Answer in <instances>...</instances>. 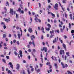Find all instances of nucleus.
Masks as SVG:
<instances>
[{
  "label": "nucleus",
  "instance_id": "8fccbe9b",
  "mask_svg": "<svg viewBox=\"0 0 74 74\" xmlns=\"http://www.w3.org/2000/svg\"><path fill=\"white\" fill-rule=\"evenodd\" d=\"M6 58L7 59H10V57H9V56H6Z\"/></svg>",
  "mask_w": 74,
  "mask_h": 74
},
{
  "label": "nucleus",
  "instance_id": "052dcab7",
  "mask_svg": "<svg viewBox=\"0 0 74 74\" xmlns=\"http://www.w3.org/2000/svg\"><path fill=\"white\" fill-rule=\"evenodd\" d=\"M64 29H65V25H64L63 27V30H64Z\"/></svg>",
  "mask_w": 74,
  "mask_h": 74
},
{
  "label": "nucleus",
  "instance_id": "b1692460",
  "mask_svg": "<svg viewBox=\"0 0 74 74\" xmlns=\"http://www.w3.org/2000/svg\"><path fill=\"white\" fill-rule=\"evenodd\" d=\"M70 54V53L69 52H66V55L67 56H70V55H69Z\"/></svg>",
  "mask_w": 74,
  "mask_h": 74
},
{
  "label": "nucleus",
  "instance_id": "e433bc0d",
  "mask_svg": "<svg viewBox=\"0 0 74 74\" xmlns=\"http://www.w3.org/2000/svg\"><path fill=\"white\" fill-rule=\"evenodd\" d=\"M31 71L32 72H33V71H34V68H32L31 69Z\"/></svg>",
  "mask_w": 74,
  "mask_h": 74
},
{
  "label": "nucleus",
  "instance_id": "393cba45",
  "mask_svg": "<svg viewBox=\"0 0 74 74\" xmlns=\"http://www.w3.org/2000/svg\"><path fill=\"white\" fill-rule=\"evenodd\" d=\"M47 64V65H49H49H50V62H47V64Z\"/></svg>",
  "mask_w": 74,
  "mask_h": 74
},
{
  "label": "nucleus",
  "instance_id": "423d86ee",
  "mask_svg": "<svg viewBox=\"0 0 74 74\" xmlns=\"http://www.w3.org/2000/svg\"><path fill=\"white\" fill-rule=\"evenodd\" d=\"M38 65H36V67H35V70H36L37 71V72L38 73H39V72H40V69H38L37 71V68H38Z\"/></svg>",
  "mask_w": 74,
  "mask_h": 74
},
{
  "label": "nucleus",
  "instance_id": "de8ad7c7",
  "mask_svg": "<svg viewBox=\"0 0 74 74\" xmlns=\"http://www.w3.org/2000/svg\"><path fill=\"white\" fill-rule=\"evenodd\" d=\"M27 47L28 48H30V45H27Z\"/></svg>",
  "mask_w": 74,
  "mask_h": 74
},
{
  "label": "nucleus",
  "instance_id": "9b49d317",
  "mask_svg": "<svg viewBox=\"0 0 74 74\" xmlns=\"http://www.w3.org/2000/svg\"><path fill=\"white\" fill-rule=\"evenodd\" d=\"M19 55L20 56V57L22 58L23 56L22 55V51L21 50L19 51Z\"/></svg>",
  "mask_w": 74,
  "mask_h": 74
},
{
  "label": "nucleus",
  "instance_id": "338daca9",
  "mask_svg": "<svg viewBox=\"0 0 74 74\" xmlns=\"http://www.w3.org/2000/svg\"><path fill=\"white\" fill-rule=\"evenodd\" d=\"M48 8H49L50 9L51 8V6H50V5H49Z\"/></svg>",
  "mask_w": 74,
  "mask_h": 74
},
{
  "label": "nucleus",
  "instance_id": "39448f33",
  "mask_svg": "<svg viewBox=\"0 0 74 74\" xmlns=\"http://www.w3.org/2000/svg\"><path fill=\"white\" fill-rule=\"evenodd\" d=\"M60 55H62V54L64 55V50H61L60 51Z\"/></svg>",
  "mask_w": 74,
  "mask_h": 74
},
{
  "label": "nucleus",
  "instance_id": "5701e85b",
  "mask_svg": "<svg viewBox=\"0 0 74 74\" xmlns=\"http://www.w3.org/2000/svg\"><path fill=\"white\" fill-rule=\"evenodd\" d=\"M47 26L49 28H50L51 27V25L49 24H47Z\"/></svg>",
  "mask_w": 74,
  "mask_h": 74
},
{
  "label": "nucleus",
  "instance_id": "2eb2a0df",
  "mask_svg": "<svg viewBox=\"0 0 74 74\" xmlns=\"http://www.w3.org/2000/svg\"><path fill=\"white\" fill-rule=\"evenodd\" d=\"M72 14H70L69 15V16L70 17V19H71V20H72V19H73V17H72Z\"/></svg>",
  "mask_w": 74,
  "mask_h": 74
},
{
  "label": "nucleus",
  "instance_id": "58836bf2",
  "mask_svg": "<svg viewBox=\"0 0 74 74\" xmlns=\"http://www.w3.org/2000/svg\"><path fill=\"white\" fill-rule=\"evenodd\" d=\"M16 29H17V30H18V29H20L19 27H18V26H17L16 27Z\"/></svg>",
  "mask_w": 74,
  "mask_h": 74
},
{
  "label": "nucleus",
  "instance_id": "c85d7f7f",
  "mask_svg": "<svg viewBox=\"0 0 74 74\" xmlns=\"http://www.w3.org/2000/svg\"><path fill=\"white\" fill-rule=\"evenodd\" d=\"M20 31L21 32V36H22V29H21V30H20Z\"/></svg>",
  "mask_w": 74,
  "mask_h": 74
},
{
  "label": "nucleus",
  "instance_id": "473e14b6",
  "mask_svg": "<svg viewBox=\"0 0 74 74\" xmlns=\"http://www.w3.org/2000/svg\"><path fill=\"white\" fill-rule=\"evenodd\" d=\"M41 30H42V31H43L44 30V27H42L41 28Z\"/></svg>",
  "mask_w": 74,
  "mask_h": 74
},
{
  "label": "nucleus",
  "instance_id": "49530a36",
  "mask_svg": "<svg viewBox=\"0 0 74 74\" xmlns=\"http://www.w3.org/2000/svg\"><path fill=\"white\" fill-rule=\"evenodd\" d=\"M16 18H18V14H16Z\"/></svg>",
  "mask_w": 74,
  "mask_h": 74
},
{
  "label": "nucleus",
  "instance_id": "6ab92c4d",
  "mask_svg": "<svg viewBox=\"0 0 74 74\" xmlns=\"http://www.w3.org/2000/svg\"><path fill=\"white\" fill-rule=\"evenodd\" d=\"M27 72L28 74H30V71H29V69H28L27 70Z\"/></svg>",
  "mask_w": 74,
  "mask_h": 74
},
{
  "label": "nucleus",
  "instance_id": "4d7b16f0",
  "mask_svg": "<svg viewBox=\"0 0 74 74\" xmlns=\"http://www.w3.org/2000/svg\"><path fill=\"white\" fill-rule=\"evenodd\" d=\"M71 33H74V30H72L71 31Z\"/></svg>",
  "mask_w": 74,
  "mask_h": 74
},
{
  "label": "nucleus",
  "instance_id": "dca6fc26",
  "mask_svg": "<svg viewBox=\"0 0 74 74\" xmlns=\"http://www.w3.org/2000/svg\"><path fill=\"white\" fill-rule=\"evenodd\" d=\"M2 62H4L5 63H6V62L5 61V60L4 59H3L2 60Z\"/></svg>",
  "mask_w": 74,
  "mask_h": 74
},
{
  "label": "nucleus",
  "instance_id": "ea45409f",
  "mask_svg": "<svg viewBox=\"0 0 74 74\" xmlns=\"http://www.w3.org/2000/svg\"><path fill=\"white\" fill-rule=\"evenodd\" d=\"M60 30L61 32H63V29L62 28L60 29Z\"/></svg>",
  "mask_w": 74,
  "mask_h": 74
},
{
  "label": "nucleus",
  "instance_id": "09e8293b",
  "mask_svg": "<svg viewBox=\"0 0 74 74\" xmlns=\"http://www.w3.org/2000/svg\"><path fill=\"white\" fill-rule=\"evenodd\" d=\"M54 22L55 23H56L57 22V21L56 20H54Z\"/></svg>",
  "mask_w": 74,
  "mask_h": 74
},
{
  "label": "nucleus",
  "instance_id": "cd10ccee",
  "mask_svg": "<svg viewBox=\"0 0 74 74\" xmlns=\"http://www.w3.org/2000/svg\"><path fill=\"white\" fill-rule=\"evenodd\" d=\"M69 29H71V24L70 23H69Z\"/></svg>",
  "mask_w": 74,
  "mask_h": 74
},
{
  "label": "nucleus",
  "instance_id": "3c124183",
  "mask_svg": "<svg viewBox=\"0 0 74 74\" xmlns=\"http://www.w3.org/2000/svg\"><path fill=\"white\" fill-rule=\"evenodd\" d=\"M13 42L14 44L16 42V40H13Z\"/></svg>",
  "mask_w": 74,
  "mask_h": 74
},
{
  "label": "nucleus",
  "instance_id": "13d9d810",
  "mask_svg": "<svg viewBox=\"0 0 74 74\" xmlns=\"http://www.w3.org/2000/svg\"><path fill=\"white\" fill-rule=\"evenodd\" d=\"M2 71H4V67H2Z\"/></svg>",
  "mask_w": 74,
  "mask_h": 74
},
{
  "label": "nucleus",
  "instance_id": "c756f323",
  "mask_svg": "<svg viewBox=\"0 0 74 74\" xmlns=\"http://www.w3.org/2000/svg\"><path fill=\"white\" fill-rule=\"evenodd\" d=\"M14 53L15 55L17 56L18 55V53H16V51H14Z\"/></svg>",
  "mask_w": 74,
  "mask_h": 74
},
{
  "label": "nucleus",
  "instance_id": "e2e57ef3",
  "mask_svg": "<svg viewBox=\"0 0 74 74\" xmlns=\"http://www.w3.org/2000/svg\"><path fill=\"white\" fill-rule=\"evenodd\" d=\"M9 37H11V34H10L9 35Z\"/></svg>",
  "mask_w": 74,
  "mask_h": 74
},
{
  "label": "nucleus",
  "instance_id": "603ef678",
  "mask_svg": "<svg viewBox=\"0 0 74 74\" xmlns=\"http://www.w3.org/2000/svg\"><path fill=\"white\" fill-rule=\"evenodd\" d=\"M1 24L2 25H5V24H4V22H2L1 23Z\"/></svg>",
  "mask_w": 74,
  "mask_h": 74
},
{
  "label": "nucleus",
  "instance_id": "bb28decb",
  "mask_svg": "<svg viewBox=\"0 0 74 74\" xmlns=\"http://www.w3.org/2000/svg\"><path fill=\"white\" fill-rule=\"evenodd\" d=\"M32 44L34 45V47H35V44H34V41H33L32 42Z\"/></svg>",
  "mask_w": 74,
  "mask_h": 74
},
{
  "label": "nucleus",
  "instance_id": "0e129e2a",
  "mask_svg": "<svg viewBox=\"0 0 74 74\" xmlns=\"http://www.w3.org/2000/svg\"><path fill=\"white\" fill-rule=\"evenodd\" d=\"M40 67H42V65H43V64H40Z\"/></svg>",
  "mask_w": 74,
  "mask_h": 74
},
{
  "label": "nucleus",
  "instance_id": "37998d69",
  "mask_svg": "<svg viewBox=\"0 0 74 74\" xmlns=\"http://www.w3.org/2000/svg\"><path fill=\"white\" fill-rule=\"evenodd\" d=\"M49 69H52V66L51 64L49 65Z\"/></svg>",
  "mask_w": 74,
  "mask_h": 74
},
{
  "label": "nucleus",
  "instance_id": "20e7f679",
  "mask_svg": "<svg viewBox=\"0 0 74 74\" xmlns=\"http://www.w3.org/2000/svg\"><path fill=\"white\" fill-rule=\"evenodd\" d=\"M54 8H55L56 10H58V4L56 3L55 4V6H54Z\"/></svg>",
  "mask_w": 74,
  "mask_h": 74
},
{
  "label": "nucleus",
  "instance_id": "69168bd1",
  "mask_svg": "<svg viewBox=\"0 0 74 74\" xmlns=\"http://www.w3.org/2000/svg\"><path fill=\"white\" fill-rule=\"evenodd\" d=\"M28 59H29L30 60V55H29L28 57Z\"/></svg>",
  "mask_w": 74,
  "mask_h": 74
},
{
  "label": "nucleus",
  "instance_id": "7ed1b4c3",
  "mask_svg": "<svg viewBox=\"0 0 74 74\" xmlns=\"http://www.w3.org/2000/svg\"><path fill=\"white\" fill-rule=\"evenodd\" d=\"M17 36H18V39H20V37L21 36V32H20L18 31H17Z\"/></svg>",
  "mask_w": 74,
  "mask_h": 74
},
{
  "label": "nucleus",
  "instance_id": "864d4df0",
  "mask_svg": "<svg viewBox=\"0 0 74 74\" xmlns=\"http://www.w3.org/2000/svg\"><path fill=\"white\" fill-rule=\"evenodd\" d=\"M16 44H17L18 45H19V41H17L16 42Z\"/></svg>",
  "mask_w": 74,
  "mask_h": 74
},
{
  "label": "nucleus",
  "instance_id": "4468645a",
  "mask_svg": "<svg viewBox=\"0 0 74 74\" xmlns=\"http://www.w3.org/2000/svg\"><path fill=\"white\" fill-rule=\"evenodd\" d=\"M9 64L10 65V67L13 69V65L12 64V62H10Z\"/></svg>",
  "mask_w": 74,
  "mask_h": 74
},
{
  "label": "nucleus",
  "instance_id": "72a5a7b5",
  "mask_svg": "<svg viewBox=\"0 0 74 74\" xmlns=\"http://www.w3.org/2000/svg\"><path fill=\"white\" fill-rule=\"evenodd\" d=\"M14 37L15 38H16V37H17L16 34H14Z\"/></svg>",
  "mask_w": 74,
  "mask_h": 74
},
{
  "label": "nucleus",
  "instance_id": "a19ab883",
  "mask_svg": "<svg viewBox=\"0 0 74 74\" xmlns=\"http://www.w3.org/2000/svg\"><path fill=\"white\" fill-rule=\"evenodd\" d=\"M31 51H32V50H31V49H29L28 50V51L29 52H31Z\"/></svg>",
  "mask_w": 74,
  "mask_h": 74
},
{
  "label": "nucleus",
  "instance_id": "0eeeda50",
  "mask_svg": "<svg viewBox=\"0 0 74 74\" xmlns=\"http://www.w3.org/2000/svg\"><path fill=\"white\" fill-rule=\"evenodd\" d=\"M28 32H30V33H32L33 32V30L32 29V28L31 27H29L28 29Z\"/></svg>",
  "mask_w": 74,
  "mask_h": 74
},
{
  "label": "nucleus",
  "instance_id": "680f3d73",
  "mask_svg": "<svg viewBox=\"0 0 74 74\" xmlns=\"http://www.w3.org/2000/svg\"><path fill=\"white\" fill-rule=\"evenodd\" d=\"M30 19L31 22H33V20L32 19V17H30Z\"/></svg>",
  "mask_w": 74,
  "mask_h": 74
},
{
  "label": "nucleus",
  "instance_id": "1a4fd4ad",
  "mask_svg": "<svg viewBox=\"0 0 74 74\" xmlns=\"http://www.w3.org/2000/svg\"><path fill=\"white\" fill-rule=\"evenodd\" d=\"M19 68H20V65L18 64H16V69L17 70H19Z\"/></svg>",
  "mask_w": 74,
  "mask_h": 74
},
{
  "label": "nucleus",
  "instance_id": "6e6d98bb",
  "mask_svg": "<svg viewBox=\"0 0 74 74\" xmlns=\"http://www.w3.org/2000/svg\"><path fill=\"white\" fill-rule=\"evenodd\" d=\"M41 39H42V40H43V39H44V36L43 35H42L41 36Z\"/></svg>",
  "mask_w": 74,
  "mask_h": 74
},
{
  "label": "nucleus",
  "instance_id": "7c9ffc66",
  "mask_svg": "<svg viewBox=\"0 0 74 74\" xmlns=\"http://www.w3.org/2000/svg\"><path fill=\"white\" fill-rule=\"evenodd\" d=\"M7 5H8V6H9V4L8 3V2H7L6 3V6H7Z\"/></svg>",
  "mask_w": 74,
  "mask_h": 74
},
{
  "label": "nucleus",
  "instance_id": "4c0bfd02",
  "mask_svg": "<svg viewBox=\"0 0 74 74\" xmlns=\"http://www.w3.org/2000/svg\"><path fill=\"white\" fill-rule=\"evenodd\" d=\"M3 28L4 29H5L6 28V26H5V25H4L3 26Z\"/></svg>",
  "mask_w": 74,
  "mask_h": 74
},
{
  "label": "nucleus",
  "instance_id": "ddd939ff",
  "mask_svg": "<svg viewBox=\"0 0 74 74\" xmlns=\"http://www.w3.org/2000/svg\"><path fill=\"white\" fill-rule=\"evenodd\" d=\"M3 19L4 20H5V22H7V23H8V22H10V19H8L7 18H4Z\"/></svg>",
  "mask_w": 74,
  "mask_h": 74
},
{
  "label": "nucleus",
  "instance_id": "f704fd0d",
  "mask_svg": "<svg viewBox=\"0 0 74 74\" xmlns=\"http://www.w3.org/2000/svg\"><path fill=\"white\" fill-rule=\"evenodd\" d=\"M13 14H14V15H15L16 14V11H14L13 12Z\"/></svg>",
  "mask_w": 74,
  "mask_h": 74
},
{
  "label": "nucleus",
  "instance_id": "2f4dec72",
  "mask_svg": "<svg viewBox=\"0 0 74 74\" xmlns=\"http://www.w3.org/2000/svg\"><path fill=\"white\" fill-rule=\"evenodd\" d=\"M1 57L2 58H4V56L3 55H0Z\"/></svg>",
  "mask_w": 74,
  "mask_h": 74
},
{
  "label": "nucleus",
  "instance_id": "a18cd8bd",
  "mask_svg": "<svg viewBox=\"0 0 74 74\" xmlns=\"http://www.w3.org/2000/svg\"><path fill=\"white\" fill-rule=\"evenodd\" d=\"M51 15L53 16L54 17H55V14H54L53 13Z\"/></svg>",
  "mask_w": 74,
  "mask_h": 74
},
{
  "label": "nucleus",
  "instance_id": "5fc2aeb1",
  "mask_svg": "<svg viewBox=\"0 0 74 74\" xmlns=\"http://www.w3.org/2000/svg\"><path fill=\"white\" fill-rule=\"evenodd\" d=\"M64 14H65V16L66 18H67V14H66V13L65 12Z\"/></svg>",
  "mask_w": 74,
  "mask_h": 74
},
{
  "label": "nucleus",
  "instance_id": "c03bdc74",
  "mask_svg": "<svg viewBox=\"0 0 74 74\" xmlns=\"http://www.w3.org/2000/svg\"><path fill=\"white\" fill-rule=\"evenodd\" d=\"M54 36V35H51L50 36V38H52V37H53Z\"/></svg>",
  "mask_w": 74,
  "mask_h": 74
},
{
  "label": "nucleus",
  "instance_id": "f3484780",
  "mask_svg": "<svg viewBox=\"0 0 74 74\" xmlns=\"http://www.w3.org/2000/svg\"><path fill=\"white\" fill-rule=\"evenodd\" d=\"M54 66L55 67V68L56 69L58 68V66H57V64L55 63L54 64Z\"/></svg>",
  "mask_w": 74,
  "mask_h": 74
},
{
  "label": "nucleus",
  "instance_id": "4be33fe9",
  "mask_svg": "<svg viewBox=\"0 0 74 74\" xmlns=\"http://www.w3.org/2000/svg\"><path fill=\"white\" fill-rule=\"evenodd\" d=\"M66 0H63L62 3L64 4H65L66 3Z\"/></svg>",
  "mask_w": 74,
  "mask_h": 74
},
{
  "label": "nucleus",
  "instance_id": "f257e3e1",
  "mask_svg": "<svg viewBox=\"0 0 74 74\" xmlns=\"http://www.w3.org/2000/svg\"><path fill=\"white\" fill-rule=\"evenodd\" d=\"M34 20L36 21V22H38L37 20L39 21V23H41V21L40 19H38V18L37 17V16H35V18Z\"/></svg>",
  "mask_w": 74,
  "mask_h": 74
},
{
  "label": "nucleus",
  "instance_id": "bf43d9fd",
  "mask_svg": "<svg viewBox=\"0 0 74 74\" xmlns=\"http://www.w3.org/2000/svg\"><path fill=\"white\" fill-rule=\"evenodd\" d=\"M14 49L15 51H17V49H16V47H14Z\"/></svg>",
  "mask_w": 74,
  "mask_h": 74
},
{
  "label": "nucleus",
  "instance_id": "9d476101",
  "mask_svg": "<svg viewBox=\"0 0 74 74\" xmlns=\"http://www.w3.org/2000/svg\"><path fill=\"white\" fill-rule=\"evenodd\" d=\"M62 46L65 51H66V46L65 44L63 43L62 44Z\"/></svg>",
  "mask_w": 74,
  "mask_h": 74
},
{
  "label": "nucleus",
  "instance_id": "c9c22d12",
  "mask_svg": "<svg viewBox=\"0 0 74 74\" xmlns=\"http://www.w3.org/2000/svg\"><path fill=\"white\" fill-rule=\"evenodd\" d=\"M21 14H24V12L23 10H22L21 11Z\"/></svg>",
  "mask_w": 74,
  "mask_h": 74
},
{
  "label": "nucleus",
  "instance_id": "a211bd4d",
  "mask_svg": "<svg viewBox=\"0 0 74 74\" xmlns=\"http://www.w3.org/2000/svg\"><path fill=\"white\" fill-rule=\"evenodd\" d=\"M61 64L62 66H63V68H64H64H65V66H64V64H63L62 62H61Z\"/></svg>",
  "mask_w": 74,
  "mask_h": 74
},
{
  "label": "nucleus",
  "instance_id": "774afa93",
  "mask_svg": "<svg viewBox=\"0 0 74 74\" xmlns=\"http://www.w3.org/2000/svg\"><path fill=\"white\" fill-rule=\"evenodd\" d=\"M71 72L70 71H68V73L69 74H71Z\"/></svg>",
  "mask_w": 74,
  "mask_h": 74
},
{
  "label": "nucleus",
  "instance_id": "79ce46f5",
  "mask_svg": "<svg viewBox=\"0 0 74 74\" xmlns=\"http://www.w3.org/2000/svg\"><path fill=\"white\" fill-rule=\"evenodd\" d=\"M64 38L66 39V38H67V37L66 36V35H64Z\"/></svg>",
  "mask_w": 74,
  "mask_h": 74
},
{
  "label": "nucleus",
  "instance_id": "aec40b11",
  "mask_svg": "<svg viewBox=\"0 0 74 74\" xmlns=\"http://www.w3.org/2000/svg\"><path fill=\"white\" fill-rule=\"evenodd\" d=\"M6 35L5 34H3V38H6Z\"/></svg>",
  "mask_w": 74,
  "mask_h": 74
},
{
  "label": "nucleus",
  "instance_id": "f03ea898",
  "mask_svg": "<svg viewBox=\"0 0 74 74\" xmlns=\"http://www.w3.org/2000/svg\"><path fill=\"white\" fill-rule=\"evenodd\" d=\"M44 51L45 52H47V51H48V49L47 48V47H44L43 49H41L42 51Z\"/></svg>",
  "mask_w": 74,
  "mask_h": 74
},
{
  "label": "nucleus",
  "instance_id": "f8f14e48",
  "mask_svg": "<svg viewBox=\"0 0 74 74\" xmlns=\"http://www.w3.org/2000/svg\"><path fill=\"white\" fill-rule=\"evenodd\" d=\"M13 11L14 10L13 9H12L11 8L10 9V13L12 15H13V12H14Z\"/></svg>",
  "mask_w": 74,
  "mask_h": 74
},
{
  "label": "nucleus",
  "instance_id": "6e6552de",
  "mask_svg": "<svg viewBox=\"0 0 74 74\" xmlns=\"http://www.w3.org/2000/svg\"><path fill=\"white\" fill-rule=\"evenodd\" d=\"M30 37L31 38V40H32V41H33V40H34L33 38L35 39V36H34V35H31Z\"/></svg>",
  "mask_w": 74,
  "mask_h": 74
},
{
  "label": "nucleus",
  "instance_id": "a878e982",
  "mask_svg": "<svg viewBox=\"0 0 74 74\" xmlns=\"http://www.w3.org/2000/svg\"><path fill=\"white\" fill-rule=\"evenodd\" d=\"M21 8L18 9V12H21Z\"/></svg>",
  "mask_w": 74,
  "mask_h": 74
},
{
  "label": "nucleus",
  "instance_id": "412c9836",
  "mask_svg": "<svg viewBox=\"0 0 74 74\" xmlns=\"http://www.w3.org/2000/svg\"><path fill=\"white\" fill-rule=\"evenodd\" d=\"M46 30H47V31H49V30H50V28H48L47 29V27H45Z\"/></svg>",
  "mask_w": 74,
  "mask_h": 74
}]
</instances>
